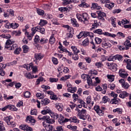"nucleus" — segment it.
<instances>
[{
    "mask_svg": "<svg viewBox=\"0 0 131 131\" xmlns=\"http://www.w3.org/2000/svg\"><path fill=\"white\" fill-rule=\"evenodd\" d=\"M15 43V41L12 39H8L5 46V48L8 50V51H15V49H17L18 45L17 44H13Z\"/></svg>",
    "mask_w": 131,
    "mask_h": 131,
    "instance_id": "obj_1",
    "label": "nucleus"
},
{
    "mask_svg": "<svg viewBox=\"0 0 131 131\" xmlns=\"http://www.w3.org/2000/svg\"><path fill=\"white\" fill-rule=\"evenodd\" d=\"M32 30V35H34L36 31H38L41 34H46V29L40 27L39 26H37L36 27L32 28L31 29Z\"/></svg>",
    "mask_w": 131,
    "mask_h": 131,
    "instance_id": "obj_2",
    "label": "nucleus"
},
{
    "mask_svg": "<svg viewBox=\"0 0 131 131\" xmlns=\"http://www.w3.org/2000/svg\"><path fill=\"white\" fill-rule=\"evenodd\" d=\"M76 111H77V112H78L77 115L80 119H82L83 120H86L88 118V116L85 115V113H86V110L83 109L80 111L79 109L77 108L76 109Z\"/></svg>",
    "mask_w": 131,
    "mask_h": 131,
    "instance_id": "obj_3",
    "label": "nucleus"
},
{
    "mask_svg": "<svg viewBox=\"0 0 131 131\" xmlns=\"http://www.w3.org/2000/svg\"><path fill=\"white\" fill-rule=\"evenodd\" d=\"M13 117L12 116H9L6 117H5L3 120L6 123H7L8 125H9L10 127H15L16 126V123L15 122L12 121Z\"/></svg>",
    "mask_w": 131,
    "mask_h": 131,
    "instance_id": "obj_4",
    "label": "nucleus"
},
{
    "mask_svg": "<svg viewBox=\"0 0 131 131\" xmlns=\"http://www.w3.org/2000/svg\"><path fill=\"white\" fill-rule=\"evenodd\" d=\"M97 13L98 14V19H99V20H101L102 22H104L105 21V18H104L106 17V13L101 11H97Z\"/></svg>",
    "mask_w": 131,
    "mask_h": 131,
    "instance_id": "obj_5",
    "label": "nucleus"
},
{
    "mask_svg": "<svg viewBox=\"0 0 131 131\" xmlns=\"http://www.w3.org/2000/svg\"><path fill=\"white\" fill-rule=\"evenodd\" d=\"M93 109L96 112V113L98 114V115H100V116L104 115V111L100 109V106L99 105L94 106Z\"/></svg>",
    "mask_w": 131,
    "mask_h": 131,
    "instance_id": "obj_6",
    "label": "nucleus"
},
{
    "mask_svg": "<svg viewBox=\"0 0 131 131\" xmlns=\"http://www.w3.org/2000/svg\"><path fill=\"white\" fill-rule=\"evenodd\" d=\"M6 67H7L6 64L0 63V75L1 76H5L6 75V72L4 71V69H6Z\"/></svg>",
    "mask_w": 131,
    "mask_h": 131,
    "instance_id": "obj_7",
    "label": "nucleus"
},
{
    "mask_svg": "<svg viewBox=\"0 0 131 131\" xmlns=\"http://www.w3.org/2000/svg\"><path fill=\"white\" fill-rule=\"evenodd\" d=\"M20 129H23L24 131H32V128L31 127L29 126L28 125L23 124L20 126Z\"/></svg>",
    "mask_w": 131,
    "mask_h": 131,
    "instance_id": "obj_8",
    "label": "nucleus"
},
{
    "mask_svg": "<svg viewBox=\"0 0 131 131\" xmlns=\"http://www.w3.org/2000/svg\"><path fill=\"white\" fill-rule=\"evenodd\" d=\"M88 15L86 13H84L82 15V19H83V20H82V22H83L84 24H89V20H88Z\"/></svg>",
    "mask_w": 131,
    "mask_h": 131,
    "instance_id": "obj_9",
    "label": "nucleus"
},
{
    "mask_svg": "<svg viewBox=\"0 0 131 131\" xmlns=\"http://www.w3.org/2000/svg\"><path fill=\"white\" fill-rule=\"evenodd\" d=\"M122 59V56L120 55H117L113 57V58H108V61H114L115 60H118V61H121Z\"/></svg>",
    "mask_w": 131,
    "mask_h": 131,
    "instance_id": "obj_10",
    "label": "nucleus"
},
{
    "mask_svg": "<svg viewBox=\"0 0 131 131\" xmlns=\"http://www.w3.org/2000/svg\"><path fill=\"white\" fill-rule=\"evenodd\" d=\"M26 121L28 122V123H34L35 122V120L31 116H28L26 119Z\"/></svg>",
    "mask_w": 131,
    "mask_h": 131,
    "instance_id": "obj_11",
    "label": "nucleus"
},
{
    "mask_svg": "<svg viewBox=\"0 0 131 131\" xmlns=\"http://www.w3.org/2000/svg\"><path fill=\"white\" fill-rule=\"evenodd\" d=\"M111 47H112V45H111L109 42L104 41L102 43V47L104 49H110Z\"/></svg>",
    "mask_w": 131,
    "mask_h": 131,
    "instance_id": "obj_12",
    "label": "nucleus"
},
{
    "mask_svg": "<svg viewBox=\"0 0 131 131\" xmlns=\"http://www.w3.org/2000/svg\"><path fill=\"white\" fill-rule=\"evenodd\" d=\"M50 103H51V100L48 98L43 99L40 102L42 106H46V105H48V104H50Z\"/></svg>",
    "mask_w": 131,
    "mask_h": 131,
    "instance_id": "obj_13",
    "label": "nucleus"
},
{
    "mask_svg": "<svg viewBox=\"0 0 131 131\" xmlns=\"http://www.w3.org/2000/svg\"><path fill=\"white\" fill-rule=\"evenodd\" d=\"M119 102H120V99L116 98L112 99L111 100V104H115V105H118L119 104Z\"/></svg>",
    "mask_w": 131,
    "mask_h": 131,
    "instance_id": "obj_14",
    "label": "nucleus"
},
{
    "mask_svg": "<svg viewBox=\"0 0 131 131\" xmlns=\"http://www.w3.org/2000/svg\"><path fill=\"white\" fill-rule=\"evenodd\" d=\"M83 37H94V34L89 32H83Z\"/></svg>",
    "mask_w": 131,
    "mask_h": 131,
    "instance_id": "obj_15",
    "label": "nucleus"
},
{
    "mask_svg": "<svg viewBox=\"0 0 131 131\" xmlns=\"http://www.w3.org/2000/svg\"><path fill=\"white\" fill-rule=\"evenodd\" d=\"M71 21L74 27H79V25L75 18H71Z\"/></svg>",
    "mask_w": 131,
    "mask_h": 131,
    "instance_id": "obj_16",
    "label": "nucleus"
},
{
    "mask_svg": "<svg viewBox=\"0 0 131 131\" xmlns=\"http://www.w3.org/2000/svg\"><path fill=\"white\" fill-rule=\"evenodd\" d=\"M111 67L110 69L113 72H115L117 70V65L115 63L110 64Z\"/></svg>",
    "mask_w": 131,
    "mask_h": 131,
    "instance_id": "obj_17",
    "label": "nucleus"
},
{
    "mask_svg": "<svg viewBox=\"0 0 131 131\" xmlns=\"http://www.w3.org/2000/svg\"><path fill=\"white\" fill-rule=\"evenodd\" d=\"M70 121L74 123H79V120L76 117H71L70 118Z\"/></svg>",
    "mask_w": 131,
    "mask_h": 131,
    "instance_id": "obj_18",
    "label": "nucleus"
},
{
    "mask_svg": "<svg viewBox=\"0 0 131 131\" xmlns=\"http://www.w3.org/2000/svg\"><path fill=\"white\" fill-rule=\"evenodd\" d=\"M34 58H35L36 60H40L42 58H43V56H42V54L40 53H36L34 55Z\"/></svg>",
    "mask_w": 131,
    "mask_h": 131,
    "instance_id": "obj_19",
    "label": "nucleus"
},
{
    "mask_svg": "<svg viewBox=\"0 0 131 131\" xmlns=\"http://www.w3.org/2000/svg\"><path fill=\"white\" fill-rule=\"evenodd\" d=\"M92 10H95V9H97V10H100L101 9V6L98 5L97 3H92V7H91Z\"/></svg>",
    "mask_w": 131,
    "mask_h": 131,
    "instance_id": "obj_20",
    "label": "nucleus"
},
{
    "mask_svg": "<svg viewBox=\"0 0 131 131\" xmlns=\"http://www.w3.org/2000/svg\"><path fill=\"white\" fill-rule=\"evenodd\" d=\"M128 93H127L125 91H123L119 95V97L122 99H124V98H126V97H128Z\"/></svg>",
    "mask_w": 131,
    "mask_h": 131,
    "instance_id": "obj_21",
    "label": "nucleus"
},
{
    "mask_svg": "<svg viewBox=\"0 0 131 131\" xmlns=\"http://www.w3.org/2000/svg\"><path fill=\"white\" fill-rule=\"evenodd\" d=\"M8 109L11 111H17L18 108L15 106L14 105L9 104L8 105Z\"/></svg>",
    "mask_w": 131,
    "mask_h": 131,
    "instance_id": "obj_22",
    "label": "nucleus"
},
{
    "mask_svg": "<svg viewBox=\"0 0 131 131\" xmlns=\"http://www.w3.org/2000/svg\"><path fill=\"white\" fill-rule=\"evenodd\" d=\"M124 46H125V50H128L129 48H131V43H129V40H126L124 42Z\"/></svg>",
    "mask_w": 131,
    "mask_h": 131,
    "instance_id": "obj_23",
    "label": "nucleus"
},
{
    "mask_svg": "<svg viewBox=\"0 0 131 131\" xmlns=\"http://www.w3.org/2000/svg\"><path fill=\"white\" fill-rule=\"evenodd\" d=\"M105 8H107V9H109L110 10H111L113 7H114V3H110V1H109V3H106L105 5Z\"/></svg>",
    "mask_w": 131,
    "mask_h": 131,
    "instance_id": "obj_24",
    "label": "nucleus"
},
{
    "mask_svg": "<svg viewBox=\"0 0 131 131\" xmlns=\"http://www.w3.org/2000/svg\"><path fill=\"white\" fill-rule=\"evenodd\" d=\"M43 126H45L46 130L48 131H52L53 130V125L51 124L46 125L44 124Z\"/></svg>",
    "mask_w": 131,
    "mask_h": 131,
    "instance_id": "obj_25",
    "label": "nucleus"
},
{
    "mask_svg": "<svg viewBox=\"0 0 131 131\" xmlns=\"http://www.w3.org/2000/svg\"><path fill=\"white\" fill-rule=\"evenodd\" d=\"M102 34H103V35H105V36H110V37H116V35H115V34H111L110 33L105 32H103Z\"/></svg>",
    "mask_w": 131,
    "mask_h": 131,
    "instance_id": "obj_26",
    "label": "nucleus"
},
{
    "mask_svg": "<svg viewBox=\"0 0 131 131\" xmlns=\"http://www.w3.org/2000/svg\"><path fill=\"white\" fill-rule=\"evenodd\" d=\"M71 49H72L74 54H78L80 52L75 46H71Z\"/></svg>",
    "mask_w": 131,
    "mask_h": 131,
    "instance_id": "obj_27",
    "label": "nucleus"
},
{
    "mask_svg": "<svg viewBox=\"0 0 131 131\" xmlns=\"http://www.w3.org/2000/svg\"><path fill=\"white\" fill-rule=\"evenodd\" d=\"M25 77L28 79H32L33 78H34V75H32L31 74L28 73L25 74Z\"/></svg>",
    "mask_w": 131,
    "mask_h": 131,
    "instance_id": "obj_28",
    "label": "nucleus"
},
{
    "mask_svg": "<svg viewBox=\"0 0 131 131\" xmlns=\"http://www.w3.org/2000/svg\"><path fill=\"white\" fill-rule=\"evenodd\" d=\"M87 83L89 85H94V84L93 83V81L92 80V78H91V77H90V76H87Z\"/></svg>",
    "mask_w": 131,
    "mask_h": 131,
    "instance_id": "obj_29",
    "label": "nucleus"
},
{
    "mask_svg": "<svg viewBox=\"0 0 131 131\" xmlns=\"http://www.w3.org/2000/svg\"><path fill=\"white\" fill-rule=\"evenodd\" d=\"M22 51V49H21V48L17 47L16 49H15L14 51V54H15V55H19L20 54V52Z\"/></svg>",
    "mask_w": 131,
    "mask_h": 131,
    "instance_id": "obj_30",
    "label": "nucleus"
},
{
    "mask_svg": "<svg viewBox=\"0 0 131 131\" xmlns=\"http://www.w3.org/2000/svg\"><path fill=\"white\" fill-rule=\"evenodd\" d=\"M98 26H99L98 23H97V21L96 22V20H95L94 23L92 24V28H91V30H94V29H96V28H97Z\"/></svg>",
    "mask_w": 131,
    "mask_h": 131,
    "instance_id": "obj_31",
    "label": "nucleus"
},
{
    "mask_svg": "<svg viewBox=\"0 0 131 131\" xmlns=\"http://www.w3.org/2000/svg\"><path fill=\"white\" fill-rule=\"evenodd\" d=\"M36 12L40 16H43L45 15V11L43 10L37 9Z\"/></svg>",
    "mask_w": 131,
    "mask_h": 131,
    "instance_id": "obj_32",
    "label": "nucleus"
},
{
    "mask_svg": "<svg viewBox=\"0 0 131 131\" xmlns=\"http://www.w3.org/2000/svg\"><path fill=\"white\" fill-rule=\"evenodd\" d=\"M46 24H48V21L45 19H41L39 23V25L42 27L45 26Z\"/></svg>",
    "mask_w": 131,
    "mask_h": 131,
    "instance_id": "obj_33",
    "label": "nucleus"
},
{
    "mask_svg": "<svg viewBox=\"0 0 131 131\" xmlns=\"http://www.w3.org/2000/svg\"><path fill=\"white\" fill-rule=\"evenodd\" d=\"M51 116L52 118H54V119H58L59 118V115L56 113H51V115H50Z\"/></svg>",
    "mask_w": 131,
    "mask_h": 131,
    "instance_id": "obj_34",
    "label": "nucleus"
},
{
    "mask_svg": "<svg viewBox=\"0 0 131 131\" xmlns=\"http://www.w3.org/2000/svg\"><path fill=\"white\" fill-rule=\"evenodd\" d=\"M6 130V128L4 125V122L0 121V131Z\"/></svg>",
    "mask_w": 131,
    "mask_h": 131,
    "instance_id": "obj_35",
    "label": "nucleus"
},
{
    "mask_svg": "<svg viewBox=\"0 0 131 131\" xmlns=\"http://www.w3.org/2000/svg\"><path fill=\"white\" fill-rule=\"evenodd\" d=\"M11 28H13V29H16V28H18V27H19V24L16 23H11Z\"/></svg>",
    "mask_w": 131,
    "mask_h": 131,
    "instance_id": "obj_36",
    "label": "nucleus"
},
{
    "mask_svg": "<svg viewBox=\"0 0 131 131\" xmlns=\"http://www.w3.org/2000/svg\"><path fill=\"white\" fill-rule=\"evenodd\" d=\"M58 122L59 123H60V124H61V125L64 124V117L62 116V115H61L58 119Z\"/></svg>",
    "mask_w": 131,
    "mask_h": 131,
    "instance_id": "obj_37",
    "label": "nucleus"
},
{
    "mask_svg": "<svg viewBox=\"0 0 131 131\" xmlns=\"http://www.w3.org/2000/svg\"><path fill=\"white\" fill-rule=\"evenodd\" d=\"M78 53H73L72 56V59L75 61H77L78 59H79V57L78 56Z\"/></svg>",
    "mask_w": 131,
    "mask_h": 131,
    "instance_id": "obj_38",
    "label": "nucleus"
},
{
    "mask_svg": "<svg viewBox=\"0 0 131 131\" xmlns=\"http://www.w3.org/2000/svg\"><path fill=\"white\" fill-rule=\"evenodd\" d=\"M79 6V7H81V8H90V5H89L84 2L81 3Z\"/></svg>",
    "mask_w": 131,
    "mask_h": 131,
    "instance_id": "obj_39",
    "label": "nucleus"
},
{
    "mask_svg": "<svg viewBox=\"0 0 131 131\" xmlns=\"http://www.w3.org/2000/svg\"><path fill=\"white\" fill-rule=\"evenodd\" d=\"M23 53H26L28 52V50H29V47L26 45H24L23 46Z\"/></svg>",
    "mask_w": 131,
    "mask_h": 131,
    "instance_id": "obj_40",
    "label": "nucleus"
},
{
    "mask_svg": "<svg viewBox=\"0 0 131 131\" xmlns=\"http://www.w3.org/2000/svg\"><path fill=\"white\" fill-rule=\"evenodd\" d=\"M113 112L114 113H115V112H117L118 114H122V110L121 108H116L115 110H113Z\"/></svg>",
    "mask_w": 131,
    "mask_h": 131,
    "instance_id": "obj_41",
    "label": "nucleus"
},
{
    "mask_svg": "<svg viewBox=\"0 0 131 131\" xmlns=\"http://www.w3.org/2000/svg\"><path fill=\"white\" fill-rule=\"evenodd\" d=\"M93 32L94 33H97V34H103V31L102 29H96L94 31H93Z\"/></svg>",
    "mask_w": 131,
    "mask_h": 131,
    "instance_id": "obj_42",
    "label": "nucleus"
},
{
    "mask_svg": "<svg viewBox=\"0 0 131 131\" xmlns=\"http://www.w3.org/2000/svg\"><path fill=\"white\" fill-rule=\"evenodd\" d=\"M59 45L60 46H59L58 49H60V51H61L62 52H64V53H67V52H68V50H67V49L63 48L62 45H61L60 43H59Z\"/></svg>",
    "mask_w": 131,
    "mask_h": 131,
    "instance_id": "obj_43",
    "label": "nucleus"
},
{
    "mask_svg": "<svg viewBox=\"0 0 131 131\" xmlns=\"http://www.w3.org/2000/svg\"><path fill=\"white\" fill-rule=\"evenodd\" d=\"M103 102L105 104V103H107V102H110V99L107 97V96H104L102 98Z\"/></svg>",
    "mask_w": 131,
    "mask_h": 131,
    "instance_id": "obj_44",
    "label": "nucleus"
},
{
    "mask_svg": "<svg viewBox=\"0 0 131 131\" xmlns=\"http://www.w3.org/2000/svg\"><path fill=\"white\" fill-rule=\"evenodd\" d=\"M55 107H56V109L57 110H58L59 111H60V112L63 111V108H62L61 105H60V104L58 103H56L55 104Z\"/></svg>",
    "mask_w": 131,
    "mask_h": 131,
    "instance_id": "obj_45",
    "label": "nucleus"
},
{
    "mask_svg": "<svg viewBox=\"0 0 131 131\" xmlns=\"http://www.w3.org/2000/svg\"><path fill=\"white\" fill-rule=\"evenodd\" d=\"M95 40L97 45H100L102 41V39L99 38V37H96L95 38Z\"/></svg>",
    "mask_w": 131,
    "mask_h": 131,
    "instance_id": "obj_46",
    "label": "nucleus"
},
{
    "mask_svg": "<svg viewBox=\"0 0 131 131\" xmlns=\"http://www.w3.org/2000/svg\"><path fill=\"white\" fill-rule=\"evenodd\" d=\"M76 16L79 21H81V22H82V21H83V19H82V15L78 13L76 14Z\"/></svg>",
    "mask_w": 131,
    "mask_h": 131,
    "instance_id": "obj_47",
    "label": "nucleus"
},
{
    "mask_svg": "<svg viewBox=\"0 0 131 131\" xmlns=\"http://www.w3.org/2000/svg\"><path fill=\"white\" fill-rule=\"evenodd\" d=\"M56 130H54L53 131H66V130H64L63 129V127L62 126H58L56 128Z\"/></svg>",
    "mask_w": 131,
    "mask_h": 131,
    "instance_id": "obj_48",
    "label": "nucleus"
},
{
    "mask_svg": "<svg viewBox=\"0 0 131 131\" xmlns=\"http://www.w3.org/2000/svg\"><path fill=\"white\" fill-rule=\"evenodd\" d=\"M107 77L108 78V79H110V81H111V82H112V81H114V76L112 75H107Z\"/></svg>",
    "mask_w": 131,
    "mask_h": 131,
    "instance_id": "obj_49",
    "label": "nucleus"
},
{
    "mask_svg": "<svg viewBox=\"0 0 131 131\" xmlns=\"http://www.w3.org/2000/svg\"><path fill=\"white\" fill-rule=\"evenodd\" d=\"M50 99L51 100H53L54 101H57V100H58V97L56 95L54 94H53V95H52V96H50Z\"/></svg>",
    "mask_w": 131,
    "mask_h": 131,
    "instance_id": "obj_50",
    "label": "nucleus"
},
{
    "mask_svg": "<svg viewBox=\"0 0 131 131\" xmlns=\"http://www.w3.org/2000/svg\"><path fill=\"white\" fill-rule=\"evenodd\" d=\"M121 23L122 25H125V24H129V21L127 20L126 18H124L121 20Z\"/></svg>",
    "mask_w": 131,
    "mask_h": 131,
    "instance_id": "obj_51",
    "label": "nucleus"
},
{
    "mask_svg": "<svg viewBox=\"0 0 131 131\" xmlns=\"http://www.w3.org/2000/svg\"><path fill=\"white\" fill-rule=\"evenodd\" d=\"M35 43H37L39 42L40 41V39H39V37L38 35L35 36V38L34 39Z\"/></svg>",
    "mask_w": 131,
    "mask_h": 131,
    "instance_id": "obj_52",
    "label": "nucleus"
},
{
    "mask_svg": "<svg viewBox=\"0 0 131 131\" xmlns=\"http://www.w3.org/2000/svg\"><path fill=\"white\" fill-rule=\"evenodd\" d=\"M71 77L70 75H66L61 78V80H67V79H69Z\"/></svg>",
    "mask_w": 131,
    "mask_h": 131,
    "instance_id": "obj_53",
    "label": "nucleus"
},
{
    "mask_svg": "<svg viewBox=\"0 0 131 131\" xmlns=\"http://www.w3.org/2000/svg\"><path fill=\"white\" fill-rule=\"evenodd\" d=\"M82 45L84 46V47L88 46V45H89V38H87L85 39L82 42Z\"/></svg>",
    "mask_w": 131,
    "mask_h": 131,
    "instance_id": "obj_54",
    "label": "nucleus"
},
{
    "mask_svg": "<svg viewBox=\"0 0 131 131\" xmlns=\"http://www.w3.org/2000/svg\"><path fill=\"white\" fill-rule=\"evenodd\" d=\"M59 80V79L55 78H49V81L50 82H57Z\"/></svg>",
    "mask_w": 131,
    "mask_h": 131,
    "instance_id": "obj_55",
    "label": "nucleus"
},
{
    "mask_svg": "<svg viewBox=\"0 0 131 131\" xmlns=\"http://www.w3.org/2000/svg\"><path fill=\"white\" fill-rule=\"evenodd\" d=\"M55 37L51 36L49 39V42L51 43V45H53V43H55Z\"/></svg>",
    "mask_w": 131,
    "mask_h": 131,
    "instance_id": "obj_56",
    "label": "nucleus"
},
{
    "mask_svg": "<svg viewBox=\"0 0 131 131\" xmlns=\"http://www.w3.org/2000/svg\"><path fill=\"white\" fill-rule=\"evenodd\" d=\"M58 10L60 12H67V11H68V8L66 7H61V8H59Z\"/></svg>",
    "mask_w": 131,
    "mask_h": 131,
    "instance_id": "obj_57",
    "label": "nucleus"
},
{
    "mask_svg": "<svg viewBox=\"0 0 131 131\" xmlns=\"http://www.w3.org/2000/svg\"><path fill=\"white\" fill-rule=\"evenodd\" d=\"M122 88H124V89H127L128 88H129V84L127 83V82H124L122 85Z\"/></svg>",
    "mask_w": 131,
    "mask_h": 131,
    "instance_id": "obj_58",
    "label": "nucleus"
},
{
    "mask_svg": "<svg viewBox=\"0 0 131 131\" xmlns=\"http://www.w3.org/2000/svg\"><path fill=\"white\" fill-rule=\"evenodd\" d=\"M108 87L109 88V89H110L111 90H114V89H115V84H114V83H111L109 84L108 85Z\"/></svg>",
    "mask_w": 131,
    "mask_h": 131,
    "instance_id": "obj_59",
    "label": "nucleus"
},
{
    "mask_svg": "<svg viewBox=\"0 0 131 131\" xmlns=\"http://www.w3.org/2000/svg\"><path fill=\"white\" fill-rule=\"evenodd\" d=\"M52 59L53 64L57 65L58 64V59L54 57H53Z\"/></svg>",
    "mask_w": 131,
    "mask_h": 131,
    "instance_id": "obj_60",
    "label": "nucleus"
},
{
    "mask_svg": "<svg viewBox=\"0 0 131 131\" xmlns=\"http://www.w3.org/2000/svg\"><path fill=\"white\" fill-rule=\"evenodd\" d=\"M5 27H6L7 29H10V28H12V26L11 23H7L5 25Z\"/></svg>",
    "mask_w": 131,
    "mask_h": 131,
    "instance_id": "obj_61",
    "label": "nucleus"
},
{
    "mask_svg": "<svg viewBox=\"0 0 131 131\" xmlns=\"http://www.w3.org/2000/svg\"><path fill=\"white\" fill-rule=\"evenodd\" d=\"M95 66L97 68H101L102 67V62H97L95 63Z\"/></svg>",
    "mask_w": 131,
    "mask_h": 131,
    "instance_id": "obj_62",
    "label": "nucleus"
},
{
    "mask_svg": "<svg viewBox=\"0 0 131 131\" xmlns=\"http://www.w3.org/2000/svg\"><path fill=\"white\" fill-rule=\"evenodd\" d=\"M24 97H25V98H29V97H30V92L29 91H26L24 93Z\"/></svg>",
    "mask_w": 131,
    "mask_h": 131,
    "instance_id": "obj_63",
    "label": "nucleus"
},
{
    "mask_svg": "<svg viewBox=\"0 0 131 131\" xmlns=\"http://www.w3.org/2000/svg\"><path fill=\"white\" fill-rule=\"evenodd\" d=\"M48 42V39L45 38H41L40 40V43H47Z\"/></svg>",
    "mask_w": 131,
    "mask_h": 131,
    "instance_id": "obj_64",
    "label": "nucleus"
}]
</instances>
